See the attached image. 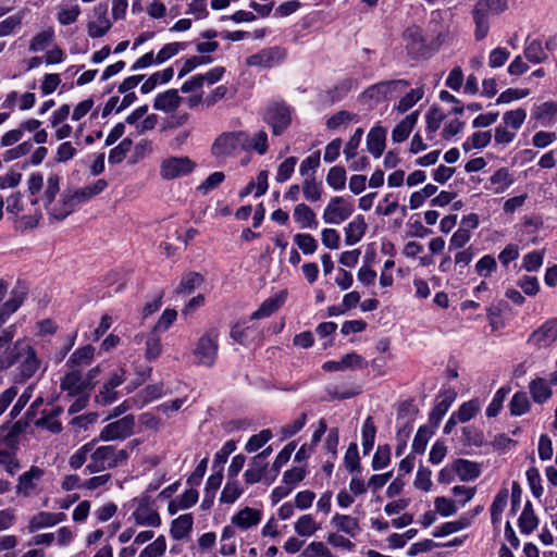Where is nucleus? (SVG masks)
I'll return each instance as SVG.
<instances>
[{
    "label": "nucleus",
    "mask_w": 557,
    "mask_h": 557,
    "mask_svg": "<svg viewBox=\"0 0 557 557\" xmlns=\"http://www.w3.org/2000/svg\"><path fill=\"white\" fill-rule=\"evenodd\" d=\"M472 519L466 515L459 517V519L455 521L445 522L438 527H436L433 531L434 537H442L460 530L467 529L471 525Z\"/></svg>",
    "instance_id": "29"
},
{
    "label": "nucleus",
    "mask_w": 557,
    "mask_h": 557,
    "mask_svg": "<svg viewBox=\"0 0 557 557\" xmlns=\"http://www.w3.org/2000/svg\"><path fill=\"white\" fill-rule=\"evenodd\" d=\"M243 492L244 491L237 480L227 479V482L221 492L220 503L228 505L234 504L240 497Z\"/></svg>",
    "instance_id": "43"
},
{
    "label": "nucleus",
    "mask_w": 557,
    "mask_h": 557,
    "mask_svg": "<svg viewBox=\"0 0 557 557\" xmlns=\"http://www.w3.org/2000/svg\"><path fill=\"white\" fill-rule=\"evenodd\" d=\"M424 96L422 87L411 89L403 98H400L396 109L400 113H405L410 110L419 100Z\"/></svg>",
    "instance_id": "50"
},
{
    "label": "nucleus",
    "mask_w": 557,
    "mask_h": 557,
    "mask_svg": "<svg viewBox=\"0 0 557 557\" xmlns=\"http://www.w3.org/2000/svg\"><path fill=\"white\" fill-rule=\"evenodd\" d=\"M285 55L283 49L270 47L249 55L246 60V64L249 66L272 67L280 64L285 59Z\"/></svg>",
    "instance_id": "14"
},
{
    "label": "nucleus",
    "mask_w": 557,
    "mask_h": 557,
    "mask_svg": "<svg viewBox=\"0 0 557 557\" xmlns=\"http://www.w3.org/2000/svg\"><path fill=\"white\" fill-rule=\"evenodd\" d=\"M108 186L106 180L100 178L97 180L94 184L84 186L77 190H75L74 197L76 198L78 203L86 202L90 198L101 194Z\"/></svg>",
    "instance_id": "36"
},
{
    "label": "nucleus",
    "mask_w": 557,
    "mask_h": 557,
    "mask_svg": "<svg viewBox=\"0 0 557 557\" xmlns=\"http://www.w3.org/2000/svg\"><path fill=\"white\" fill-rule=\"evenodd\" d=\"M44 470L32 466L30 469L18 478V483L16 485L17 494H22L27 497L30 496L37 487V482L44 476Z\"/></svg>",
    "instance_id": "18"
},
{
    "label": "nucleus",
    "mask_w": 557,
    "mask_h": 557,
    "mask_svg": "<svg viewBox=\"0 0 557 557\" xmlns=\"http://www.w3.org/2000/svg\"><path fill=\"white\" fill-rule=\"evenodd\" d=\"M473 21L475 23L474 36L476 40L484 39L490 30L488 15L484 12L473 8L472 10Z\"/></svg>",
    "instance_id": "52"
},
{
    "label": "nucleus",
    "mask_w": 557,
    "mask_h": 557,
    "mask_svg": "<svg viewBox=\"0 0 557 557\" xmlns=\"http://www.w3.org/2000/svg\"><path fill=\"white\" fill-rule=\"evenodd\" d=\"M219 330L208 329L197 341L193 355L199 366L211 368L214 366L219 351Z\"/></svg>",
    "instance_id": "5"
},
{
    "label": "nucleus",
    "mask_w": 557,
    "mask_h": 557,
    "mask_svg": "<svg viewBox=\"0 0 557 557\" xmlns=\"http://www.w3.org/2000/svg\"><path fill=\"white\" fill-rule=\"evenodd\" d=\"M263 119L271 126L273 135L280 136L290 125V108L284 102H273L267 107Z\"/></svg>",
    "instance_id": "8"
},
{
    "label": "nucleus",
    "mask_w": 557,
    "mask_h": 557,
    "mask_svg": "<svg viewBox=\"0 0 557 557\" xmlns=\"http://www.w3.org/2000/svg\"><path fill=\"white\" fill-rule=\"evenodd\" d=\"M406 48L409 52L420 51L423 47L422 30L418 26L408 27L403 35Z\"/></svg>",
    "instance_id": "44"
},
{
    "label": "nucleus",
    "mask_w": 557,
    "mask_h": 557,
    "mask_svg": "<svg viewBox=\"0 0 557 557\" xmlns=\"http://www.w3.org/2000/svg\"><path fill=\"white\" fill-rule=\"evenodd\" d=\"M527 111L524 109H517L507 111L503 116V121L506 127L518 131L522 126Z\"/></svg>",
    "instance_id": "61"
},
{
    "label": "nucleus",
    "mask_w": 557,
    "mask_h": 557,
    "mask_svg": "<svg viewBox=\"0 0 557 557\" xmlns=\"http://www.w3.org/2000/svg\"><path fill=\"white\" fill-rule=\"evenodd\" d=\"M537 524L539 520L534 515L531 503L528 502L518 520L519 529L521 533L530 534L537 528Z\"/></svg>",
    "instance_id": "38"
},
{
    "label": "nucleus",
    "mask_w": 557,
    "mask_h": 557,
    "mask_svg": "<svg viewBox=\"0 0 557 557\" xmlns=\"http://www.w3.org/2000/svg\"><path fill=\"white\" fill-rule=\"evenodd\" d=\"M557 339V318L543 323L529 337L528 343L536 348L549 347Z\"/></svg>",
    "instance_id": "13"
},
{
    "label": "nucleus",
    "mask_w": 557,
    "mask_h": 557,
    "mask_svg": "<svg viewBox=\"0 0 557 557\" xmlns=\"http://www.w3.org/2000/svg\"><path fill=\"white\" fill-rule=\"evenodd\" d=\"M135 418L132 414L125 416L102 428L99 438L102 441H116L129 437L134 432Z\"/></svg>",
    "instance_id": "11"
},
{
    "label": "nucleus",
    "mask_w": 557,
    "mask_h": 557,
    "mask_svg": "<svg viewBox=\"0 0 557 557\" xmlns=\"http://www.w3.org/2000/svg\"><path fill=\"white\" fill-rule=\"evenodd\" d=\"M491 184L495 185V193H504L512 183L513 177L507 168H500L490 177Z\"/></svg>",
    "instance_id": "45"
},
{
    "label": "nucleus",
    "mask_w": 557,
    "mask_h": 557,
    "mask_svg": "<svg viewBox=\"0 0 557 557\" xmlns=\"http://www.w3.org/2000/svg\"><path fill=\"white\" fill-rule=\"evenodd\" d=\"M95 21L87 24L88 35L91 38H100L104 36L111 28L112 24L108 18V4L99 3L94 8Z\"/></svg>",
    "instance_id": "16"
},
{
    "label": "nucleus",
    "mask_w": 557,
    "mask_h": 557,
    "mask_svg": "<svg viewBox=\"0 0 557 557\" xmlns=\"http://www.w3.org/2000/svg\"><path fill=\"white\" fill-rule=\"evenodd\" d=\"M285 301V295L280 294L276 297L265 299L260 307L251 313V320L268 318L277 311Z\"/></svg>",
    "instance_id": "32"
},
{
    "label": "nucleus",
    "mask_w": 557,
    "mask_h": 557,
    "mask_svg": "<svg viewBox=\"0 0 557 557\" xmlns=\"http://www.w3.org/2000/svg\"><path fill=\"white\" fill-rule=\"evenodd\" d=\"M386 131L382 126H374L367 136L368 151L374 157L380 158L385 149Z\"/></svg>",
    "instance_id": "24"
},
{
    "label": "nucleus",
    "mask_w": 557,
    "mask_h": 557,
    "mask_svg": "<svg viewBox=\"0 0 557 557\" xmlns=\"http://www.w3.org/2000/svg\"><path fill=\"white\" fill-rule=\"evenodd\" d=\"M509 393V386H503L495 393L492 401L490 403L485 411L488 418H494L499 413L500 409L503 408V404Z\"/></svg>",
    "instance_id": "53"
},
{
    "label": "nucleus",
    "mask_w": 557,
    "mask_h": 557,
    "mask_svg": "<svg viewBox=\"0 0 557 557\" xmlns=\"http://www.w3.org/2000/svg\"><path fill=\"white\" fill-rule=\"evenodd\" d=\"M376 435V428L374 425L372 417H368L362 424L361 436H362V448L363 454H369L373 446Z\"/></svg>",
    "instance_id": "42"
},
{
    "label": "nucleus",
    "mask_w": 557,
    "mask_h": 557,
    "mask_svg": "<svg viewBox=\"0 0 557 557\" xmlns=\"http://www.w3.org/2000/svg\"><path fill=\"white\" fill-rule=\"evenodd\" d=\"M95 348L91 345H86L77 348L66 361V366L73 370L76 368L86 367L90 364L94 359Z\"/></svg>",
    "instance_id": "30"
},
{
    "label": "nucleus",
    "mask_w": 557,
    "mask_h": 557,
    "mask_svg": "<svg viewBox=\"0 0 557 557\" xmlns=\"http://www.w3.org/2000/svg\"><path fill=\"white\" fill-rule=\"evenodd\" d=\"M331 524L337 531L351 537H356L361 532L359 520L348 515L335 513L331 519Z\"/></svg>",
    "instance_id": "23"
},
{
    "label": "nucleus",
    "mask_w": 557,
    "mask_h": 557,
    "mask_svg": "<svg viewBox=\"0 0 557 557\" xmlns=\"http://www.w3.org/2000/svg\"><path fill=\"white\" fill-rule=\"evenodd\" d=\"M294 220L299 224L300 228H317L318 221L314 211L306 203H298L294 208Z\"/></svg>",
    "instance_id": "26"
},
{
    "label": "nucleus",
    "mask_w": 557,
    "mask_h": 557,
    "mask_svg": "<svg viewBox=\"0 0 557 557\" xmlns=\"http://www.w3.org/2000/svg\"><path fill=\"white\" fill-rule=\"evenodd\" d=\"M419 112L414 111L407 115L401 122H399L392 132V139L395 143H403L406 140L417 124Z\"/></svg>",
    "instance_id": "28"
},
{
    "label": "nucleus",
    "mask_w": 557,
    "mask_h": 557,
    "mask_svg": "<svg viewBox=\"0 0 557 557\" xmlns=\"http://www.w3.org/2000/svg\"><path fill=\"white\" fill-rule=\"evenodd\" d=\"M481 410L480 400L478 398L470 399L462 403L458 410L455 411V417L459 419L460 423H466L473 419Z\"/></svg>",
    "instance_id": "41"
},
{
    "label": "nucleus",
    "mask_w": 557,
    "mask_h": 557,
    "mask_svg": "<svg viewBox=\"0 0 557 557\" xmlns=\"http://www.w3.org/2000/svg\"><path fill=\"white\" fill-rule=\"evenodd\" d=\"M267 462H261L252 457L250 467L245 471L244 479L247 484H255L261 481L264 475Z\"/></svg>",
    "instance_id": "49"
},
{
    "label": "nucleus",
    "mask_w": 557,
    "mask_h": 557,
    "mask_svg": "<svg viewBox=\"0 0 557 557\" xmlns=\"http://www.w3.org/2000/svg\"><path fill=\"white\" fill-rule=\"evenodd\" d=\"M355 211L354 205L344 197H332L324 208L323 221L327 224H341L346 221Z\"/></svg>",
    "instance_id": "10"
},
{
    "label": "nucleus",
    "mask_w": 557,
    "mask_h": 557,
    "mask_svg": "<svg viewBox=\"0 0 557 557\" xmlns=\"http://www.w3.org/2000/svg\"><path fill=\"white\" fill-rule=\"evenodd\" d=\"M529 388L535 403L542 404L552 396V388L545 379L537 377L531 381Z\"/></svg>",
    "instance_id": "39"
},
{
    "label": "nucleus",
    "mask_w": 557,
    "mask_h": 557,
    "mask_svg": "<svg viewBox=\"0 0 557 557\" xmlns=\"http://www.w3.org/2000/svg\"><path fill=\"white\" fill-rule=\"evenodd\" d=\"M320 529L321 524L310 513L300 516L294 523L296 534L301 537H310Z\"/></svg>",
    "instance_id": "33"
},
{
    "label": "nucleus",
    "mask_w": 557,
    "mask_h": 557,
    "mask_svg": "<svg viewBox=\"0 0 557 557\" xmlns=\"http://www.w3.org/2000/svg\"><path fill=\"white\" fill-rule=\"evenodd\" d=\"M203 278L199 273L189 272L185 274L180 284L177 285L175 292L177 294H191L201 283Z\"/></svg>",
    "instance_id": "48"
},
{
    "label": "nucleus",
    "mask_w": 557,
    "mask_h": 557,
    "mask_svg": "<svg viewBox=\"0 0 557 557\" xmlns=\"http://www.w3.org/2000/svg\"><path fill=\"white\" fill-rule=\"evenodd\" d=\"M136 508L132 512L136 525L158 528L161 525V517L154 507V503L149 496L134 498Z\"/></svg>",
    "instance_id": "7"
},
{
    "label": "nucleus",
    "mask_w": 557,
    "mask_h": 557,
    "mask_svg": "<svg viewBox=\"0 0 557 557\" xmlns=\"http://www.w3.org/2000/svg\"><path fill=\"white\" fill-rule=\"evenodd\" d=\"M527 481L529 487L535 498H540L543 495L542 479L537 468L531 467L527 470Z\"/></svg>",
    "instance_id": "63"
},
{
    "label": "nucleus",
    "mask_w": 557,
    "mask_h": 557,
    "mask_svg": "<svg viewBox=\"0 0 557 557\" xmlns=\"http://www.w3.org/2000/svg\"><path fill=\"white\" fill-rule=\"evenodd\" d=\"M302 194L307 201L317 202L322 198L323 186L321 182H317L313 175L305 177L302 182Z\"/></svg>",
    "instance_id": "37"
},
{
    "label": "nucleus",
    "mask_w": 557,
    "mask_h": 557,
    "mask_svg": "<svg viewBox=\"0 0 557 557\" xmlns=\"http://www.w3.org/2000/svg\"><path fill=\"white\" fill-rule=\"evenodd\" d=\"M457 393L454 389L441 391L435 399V405L429 414V422L433 428H437L455 401Z\"/></svg>",
    "instance_id": "15"
},
{
    "label": "nucleus",
    "mask_w": 557,
    "mask_h": 557,
    "mask_svg": "<svg viewBox=\"0 0 557 557\" xmlns=\"http://www.w3.org/2000/svg\"><path fill=\"white\" fill-rule=\"evenodd\" d=\"M260 520V511L249 507L238 511L237 515L232 518V522L242 529H249L253 525H257Z\"/></svg>",
    "instance_id": "34"
},
{
    "label": "nucleus",
    "mask_w": 557,
    "mask_h": 557,
    "mask_svg": "<svg viewBox=\"0 0 557 557\" xmlns=\"http://www.w3.org/2000/svg\"><path fill=\"white\" fill-rule=\"evenodd\" d=\"M444 119L445 115L440 108L432 107L429 110L426 114V133L430 139L438 131Z\"/></svg>",
    "instance_id": "56"
},
{
    "label": "nucleus",
    "mask_w": 557,
    "mask_h": 557,
    "mask_svg": "<svg viewBox=\"0 0 557 557\" xmlns=\"http://www.w3.org/2000/svg\"><path fill=\"white\" fill-rule=\"evenodd\" d=\"M325 392L331 399H349L359 394L358 387H346L344 384H330Z\"/></svg>",
    "instance_id": "47"
},
{
    "label": "nucleus",
    "mask_w": 557,
    "mask_h": 557,
    "mask_svg": "<svg viewBox=\"0 0 557 557\" xmlns=\"http://www.w3.org/2000/svg\"><path fill=\"white\" fill-rule=\"evenodd\" d=\"M174 75L172 67H166L150 75V77L141 85L140 91L143 94L151 92L159 84L169 83Z\"/></svg>",
    "instance_id": "35"
},
{
    "label": "nucleus",
    "mask_w": 557,
    "mask_h": 557,
    "mask_svg": "<svg viewBox=\"0 0 557 557\" xmlns=\"http://www.w3.org/2000/svg\"><path fill=\"white\" fill-rule=\"evenodd\" d=\"M145 343V358L149 361L156 360L162 352L161 338L156 330L147 334H137L134 336L135 344Z\"/></svg>",
    "instance_id": "17"
},
{
    "label": "nucleus",
    "mask_w": 557,
    "mask_h": 557,
    "mask_svg": "<svg viewBox=\"0 0 557 557\" xmlns=\"http://www.w3.org/2000/svg\"><path fill=\"white\" fill-rule=\"evenodd\" d=\"M166 550V541L163 535H159L152 543L148 544L138 557H161Z\"/></svg>",
    "instance_id": "59"
},
{
    "label": "nucleus",
    "mask_w": 557,
    "mask_h": 557,
    "mask_svg": "<svg viewBox=\"0 0 557 557\" xmlns=\"http://www.w3.org/2000/svg\"><path fill=\"white\" fill-rule=\"evenodd\" d=\"M53 36H54V32L51 28L38 33L30 40V44L28 47L29 51L39 52V51L45 50L52 42Z\"/></svg>",
    "instance_id": "55"
},
{
    "label": "nucleus",
    "mask_w": 557,
    "mask_h": 557,
    "mask_svg": "<svg viewBox=\"0 0 557 557\" xmlns=\"http://www.w3.org/2000/svg\"><path fill=\"white\" fill-rule=\"evenodd\" d=\"M128 457L129 453L126 449L117 448L115 445L97 446L95 441L90 461L84 471L89 474L109 471L124 465Z\"/></svg>",
    "instance_id": "4"
},
{
    "label": "nucleus",
    "mask_w": 557,
    "mask_h": 557,
    "mask_svg": "<svg viewBox=\"0 0 557 557\" xmlns=\"http://www.w3.org/2000/svg\"><path fill=\"white\" fill-rule=\"evenodd\" d=\"M248 134L238 132H225L218 136L212 144L211 152L214 157L233 156L237 150H248Z\"/></svg>",
    "instance_id": "6"
},
{
    "label": "nucleus",
    "mask_w": 557,
    "mask_h": 557,
    "mask_svg": "<svg viewBox=\"0 0 557 557\" xmlns=\"http://www.w3.org/2000/svg\"><path fill=\"white\" fill-rule=\"evenodd\" d=\"M432 434L433 432L428 426H420L412 442V451L416 454H423Z\"/></svg>",
    "instance_id": "62"
},
{
    "label": "nucleus",
    "mask_w": 557,
    "mask_h": 557,
    "mask_svg": "<svg viewBox=\"0 0 557 557\" xmlns=\"http://www.w3.org/2000/svg\"><path fill=\"white\" fill-rule=\"evenodd\" d=\"M194 524V518L191 513H184L174 519L171 523L170 534L173 540L180 541L186 537Z\"/></svg>",
    "instance_id": "27"
},
{
    "label": "nucleus",
    "mask_w": 557,
    "mask_h": 557,
    "mask_svg": "<svg viewBox=\"0 0 557 557\" xmlns=\"http://www.w3.org/2000/svg\"><path fill=\"white\" fill-rule=\"evenodd\" d=\"M133 141L131 138H124L116 147L112 148L109 152L108 160L111 164L121 163L132 148Z\"/></svg>",
    "instance_id": "58"
},
{
    "label": "nucleus",
    "mask_w": 557,
    "mask_h": 557,
    "mask_svg": "<svg viewBox=\"0 0 557 557\" xmlns=\"http://www.w3.org/2000/svg\"><path fill=\"white\" fill-rule=\"evenodd\" d=\"M409 83L405 79L384 81L376 83L364 91L370 99L382 101L403 92Z\"/></svg>",
    "instance_id": "12"
},
{
    "label": "nucleus",
    "mask_w": 557,
    "mask_h": 557,
    "mask_svg": "<svg viewBox=\"0 0 557 557\" xmlns=\"http://www.w3.org/2000/svg\"><path fill=\"white\" fill-rule=\"evenodd\" d=\"M367 223L362 215H357L345 227V243L352 246L361 240L367 231Z\"/></svg>",
    "instance_id": "25"
},
{
    "label": "nucleus",
    "mask_w": 557,
    "mask_h": 557,
    "mask_svg": "<svg viewBox=\"0 0 557 557\" xmlns=\"http://www.w3.org/2000/svg\"><path fill=\"white\" fill-rule=\"evenodd\" d=\"M87 387L88 382L83 379L79 370L71 369L61 380V389L70 396H77Z\"/></svg>",
    "instance_id": "20"
},
{
    "label": "nucleus",
    "mask_w": 557,
    "mask_h": 557,
    "mask_svg": "<svg viewBox=\"0 0 557 557\" xmlns=\"http://www.w3.org/2000/svg\"><path fill=\"white\" fill-rule=\"evenodd\" d=\"M79 14L81 8L78 4H73L71 7H61L57 14V20L61 25L65 26L76 22Z\"/></svg>",
    "instance_id": "64"
},
{
    "label": "nucleus",
    "mask_w": 557,
    "mask_h": 557,
    "mask_svg": "<svg viewBox=\"0 0 557 557\" xmlns=\"http://www.w3.org/2000/svg\"><path fill=\"white\" fill-rule=\"evenodd\" d=\"M491 132H475L467 138V140L462 144V148L466 152H469L474 148H484L491 143Z\"/></svg>",
    "instance_id": "51"
},
{
    "label": "nucleus",
    "mask_w": 557,
    "mask_h": 557,
    "mask_svg": "<svg viewBox=\"0 0 557 557\" xmlns=\"http://www.w3.org/2000/svg\"><path fill=\"white\" fill-rule=\"evenodd\" d=\"M327 185L334 190H342L346 184V171L343 166L335 165L326 175Z\"/></svg>",
    "instance_id": "54"
},
{
    "label": "nucleus",
    "mask_w": 557,
    "mask_h": 557,
    "mask_svg": "<svg viewBox=\"0 0 557 557\" xmlns=\"http://www.w3.org/2000/svg\"><path fill=\"white\" fill-rule=\"evenodd\" d=\"M186 42H171L163 46L157 53L156 63L161 64L176 55L180 51L186 49Z\"/></svg>",
    "instance_id": "60"
},
{
    "label": "nucleus",
    "mask_w": 557,
    "mask_h": 557,
    "mask_svg": "<svg viewBox=\"0 0 557 557\" xmlns=\"http://www.w3.org/2000/svg\"><path fill=\"white\" fill-rule=\"evenodd\" d=\"M532 117L543 127L550 126L557 117V101H546L532 109Z\"/></svg>",
    "instance_id": "21"
},
{
    "label": "nucleus",
    "mask_w": 557,
    "mask_h": 557,
    "mask_svg": "<svg viewBox=\"0 0 557 557\" xmlns=\"http://www.w3.org/2000/svg\"><path fill=\"white\" fill-rule=\"evenodd\" d=\"M60 176L58 174H50L44 182L41 173H32L27 180V191L30 197L33 206L42 202L49 215L58 221L67 218L78 205L74 194L63 193L57 203L53 201L60 193Z\"/></svg>",
    "instance_id": "1"
},
{
    "label": "nucleus",
    "mask_w": 557,
    "mask_h": 557,
    "mask_svg": "<svg viewBox=\"0 0 557 557\" xmlns=\"http://www.w3.org/2000/svg\"><path fill=\"white\" fill-rule=\"evenodd\" d=\"M301 557H336L331 549L320 541L309 543L301 553Z\"/></svg>",
    "instance_id": "57"
},
{
    "label": "nucleus",
    "mask_w": 557,
    "mask_h": 557,
    "mask_svg": "<svg viewBox=\"0 0 557 557\" xmlns=\"http://www.w3.org/2000/svg\"><path fill=\"white\" fill-rule=\"evenodd\" d=\"M195 168L196 163L187 156L169 157L160 164V176L171 181L190 174Z\"/></svg>",
    "instance_id": "9"
},
{
    "label": "nucleus",
    "mask_w": 557,
    "mask_h": 557,
    "mask_svg": "<svg viewBox=\"0 0 557 557\" xmlns=\"http://www.w3.org/2000/svg\"><path fill=\"white\" fill-rule=\"evenodd\" d=\"M181 102L182 98L180 97L177 89H169L156 96L153 108L156 110L170 113L174 112L180 107Z\"/></svg>",
    "instance_id": "22"
},
{
    "label": "nucleus",
    "mask_w": 557,
    "mask_h": 557,
    "mask_svg": "<svg viewBox=\"0 0 557 557\" xmlns=\"http://www.w3.org/2000/svg\"><path fill=\"white\" fill-rule=\"evenodd\" d=\"M524 58L533 64L545 63L549 60V54L545 50L542 41L536 38L527 37L523 47Z\"/></svg>",
    "instance_id": "19"
},
{
    "label": "nucleus",
    "mask_w": 557,
    "mask_h": 557,
    "mask_svg": "<svg viewBox=\"0 0 557 557\" xmlns=\"http://www.w3.org/2000/svg\"><path fill=\"white\" fill-rule=\"evenodd\" d=\"M530 409L529 397L525 392H517L513 394L510 403L509 410L510 414L515 417L527 413Z\"/></svg>",
    "instance_id": "46"
},
{
    "label": "nucleus",
    "mask_w": 557,
    "mask_h": 557,
    "mask_svg": "<svg viewBox=\"0 0 557 557\" xmlns=\"http://www.w3.org/2000/svg\"><path fill=\"white\" fill-rule=\"evenodd\" d=\"M8 293V283L0 280V327H2L10 317L15 313L22 306L26 298V290L24 288H13L10 298L4 301ZM17 332L16 324H10L7 327L0 329V348L10 344L15 337Z\"/></svg>",
    "instance_id": "3"
},
{
    "label": "nucleus",
    "mask_w": 557,
    "mask_h": 557,
    "mask_svg": "<svg viewBox=\"0 0 557 557\" xmlns=\"http://www.w3.org/2000/svg\"><path fill=\"white\" fill-rule=\"evenodd\" d=\"M42 359L28 337L18 338L12 345L7 346L0 356V369L8 370L12 367L14 383L23 384L34 377L42 368Z\"/></svg>",
    "instance_id": "2"
},
{
    "label": "nucleus",
    "mask_w": 557,
    "mask_h": 557,
    "mask_svg": "<svg viewBox=\"0 0 557 557\" xmlns=\"http://www.w3.org/2000/svg\"><path fill=\"white\" fill-rule=\"evenodd\" d=\"M95 446V440L81 446L69 459V465L72 469L77 470L82 468L87 461H90L91 450Z\"/></svg>",
    "instance_id": "40"
},
{
    "label": "nucleus",
    "mask_w": 557,
    "mask_h": 557,
    "mask_svg": "<svg viewBox=\"0 0 557 557\" xmlns=\"http://www.w3.org/2000/svg\"><path fill=\"white\" fill-rule=\"evenodd\" d=\"M454 470L461 481H472L481 473L479 465L467 459H456Z\"/></svg>",
    "instance_id": "31"
}]
</instances>
